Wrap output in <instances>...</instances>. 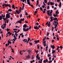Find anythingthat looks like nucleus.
Returning <instances> with one entry per match:
<instances>
[{
    "label": "nucleus",
    "mask_w": 63,
    "mask_h": 63,
    "mask_svg": "<svg viewBox=\"0 0 63 63\" xmlns=\"http://www.w3.org/2000/svg\"><path fill=\"white\" fill-rule=\"evenodd\" d=\"M24 20V18H23V19L21 18L20 19V20L18 21V23H19L21 24V22H22L21 21H23Z\"/></svg>",
    "instance_id": "f257e3e1"
},
{
    "label": "nucleus",
    "mask_w": 63,
    "mask_h": 63,
    "mask_svg": "<svg viewBox=\"0 0 63 63\" xmlns=\"http://www.w3.org/2000/svg\"><path fill=\"white\" fill-rule=\"evenodd\" d=\"M27 3L29 5V6H31V7H32V5H31L30 3V0H27Z\"/></svg>",
    "instance_id": "f03ea898"
},
{
    "label": "nucleus",
    "mask_w": 63,
    "mask_h": 63,
    "mask_svg": "<svg viewBox=\"0 0 63 63\" xmlns=\"http://www.w3.org/2000/svg\"><path fill=\"white\" fill-rule=\"evenodd\" d=\"M36 58H37V59H38V60H40V58L39 57V54H37L36 56Z\"/></svg>",
    "instance_id": "7ed1b4c3"
},
{
    "label": "nucleus",
    "mask_w": 63,
    "mask_h": 63,
    "mask_svg": "<svg viewBox=\"0 0 63 63\" xmlns=\"http://www.w3.org/2000/svg\"><path fill=\"white\" fill-rule=\"evenodd\" d=\"M34 29H37V30H38L39 29V28L37 26L34 27Z\"/></svg>",
    "instance_id": "20e7f679"
},
{
    "label": "nucleus",
    "mask_w": 63,
    "mask_h": 63,
    "mask_svg": "<svg viewBox=\"0 0 63 63\" xmlns=\"http://www.w3.org/2000/svg\"><path fill=\"white\" fill-rule=\"evenodd\" d=\"M7 6H9V8H11V5L9 4H6L5 3V7H7Z\"/></svg>",
    "instance_id": "39448f33"
},
{
    "label": "nucleus",
    "mask_w": 63,
    "mask_h": 63,
    "mask_svg": "<svg viewBox=\"0 0 63 63\" xmlns=\"http://www.w3.org/2000/svg\"><path fill=\"white\" fill-rule=\"evenodd\" d=\"M49 13H50V14H49ZM51 13H47V15H48V16H51H51H52V14Z\"/></svg>",
    "instance_id": "423d86ee"
},
{
    "label": "nucleus",
    "mask_w": 63,
    "mask_h": 63,
    "mask_svg": "<svg viewBox=\"0 0 63 63\" xmlns=\"http://www.w3.org/2000/svg\"><path fill=\"white\" fill-rule=\"evenodd\" d=\"M20 2H22V1L23 2H24V1H25V3H26V0H20Z\"/></svg>",
    "instance_id": "0eeeda50"
},
{
    "label": "nucleus",
    "mask_w": 63,
    "mask_h": 63,
    "mask_svg": "<svg viewBox=\"0 0 63 63\" xmlns=\"http://www.w3.org/2000/svg\"><path fill=\"white\" fill-rule=\"evenodd\" d=\"M50 47H52V49H54V48H55V47L54 46H52V45H51Z\"/></svg>",
    "instance_id": "6e6552de"
},
{
    "label": "nucleus",
    "mask_w": 63,
    "mask_h": 63,
    "mask_svg": "<svg viewBox=\"0 0 63 63\" xmlns=\"http://www.w3.org/2000/svg\"><path fill=\"white\" fill-rule=\"evenodd\" d=\"M61 2H60L59 4V8H61Z\"/></svg>",
    "instance_id": "1a4fd4ad"
},
{
    "label": "nucleus",
    "mask_w": 63,
    "mask_h": 63,
    "mask_svg": "<svg viewBox=\"0 0 63 63\" xmlns=\"http://www.w3.org/2000/svg\"><path fill=\"white\" fill-rule=\"evenodd\" d=\"M52 52L51 53L52 54H53V53H55V50H52Z\"/></svg>",
    "instance_id": "9d476101"
},
{
    "label": "nucleus",
    "mask_w": 63,
    "mask_h": 63,
    "mask_svg": "<svg viewBox=\"0 0 63 63\" xmlns=\"http://www.w3.org/2000/svg\"><path fill=\"white\" fill-rule=\"evenodd\" d=\"M50 5H54V3H53V2H50Z\"/></svg>",
    "instance_id": "9b49d317"
},
{
    "label": "nucleus",
    "mask_w": 63,
    "mask_h": 63,
    "mask_svg": "<svg viewBox=\"0 0 63 63\" xmlns=\"http://www.w3.org/2000/svg\"><path fill=\"white\" fill-rule=\"evenodd\" d=\"M27 26L26 25V24H24L23 25V27H24L25 28H26V27H27Z\"/></svg>",
    "instance_id": "f8f14e48"
},
{
    "label": "nucleus",
    "mask_w": 63,
    "mask_h": 63,
    "mask_svg": "<svg viewBox=\"0 0 63 63\" xmlns=\"http://www.w3.org/2000/svg\"><path fill=\"white\" fill-rule=\"evenodd\" d=\"M9 16H10V15L9 14H7L6 15V17H7Z\"/></svg>",
    "instance_id": "ddd939ff"
},
{
    "label": "nucleus",
    "mask_w": 63,
    "mask_h": 63,
    "mask_svg": "<svg viewBox=\"0 0 63 63\" xmlns=\"http://www.w3.org/2000/svg\"><path fill=\"white\" fill-rule=\"evenodd\" d=\"M44 61H45V62H47H47H48V60H47V59H46V60H44Z\"/></svg>",
    "instance_id": "4468645a"
},
{
    "label": "nucleus",
    "mask_w": 63,
    "mask_h": 63,
    "mask_svg": "<svg viewBox=\"0 0 63 63\" xmlns=\"http://www.w3.org/2000/svg\"><path fill=\"white\" fill-rule=\"evenodd\" d=\"M8 11H10V12H11V11H12V10L11 9H8Z\"/></svg>",
    "instance_id": "2eb2a0df"
},
{
    "label": "nucleus",
    "mask_w": 63,
    "mask_h": 63,
    "mask_svg": "<svg viewBox=\"0 0 63 63\" xmlns=\"http://www.w3.org/2000/svg\"><path fill=\"white\" fill-rule=\"evenodd\" d=\"M26 58H30V56H29V55H28L26 57Z\"/></svg>",
    "instance_id": "dca6fc26"
},
{
    "label": "nucleus",
    "mask_w": 63,
    "mask_h": 63,
    "mask_svg": "<svg viewBox=\"0 0 63 63\" xmlns=\"http://www.w3.org/2000/svg\"><path fill=\"white\" fill-rule=\"evenodd\" d=\"M37 48L38 49H39V48H40V47H39V44H38L37 45Z\"/></svg>",
    "instance_id": "f3484780"
},
{
    "label": "nucleus",
    "mask_w": 63,
    "mask_h": 63,
    "mask_svg": "<svg viewBox=\"0 0 63 63\" xmlns=\"http://www.w3.org/2000/svg\"><path fill=\"white\" fill-rule=\"evenodd\" d=\"M12 8H15V5H13L12 6Z\"/></svg>",
    "instance_id": "a211bd4d"
},
{
    "label": "nucleus",
    "mask_w": 63,
    "mask_h": 63,
    "mask_svg": "<svg viewBox=\"0 0 63 63\" xmlns=\"http://www.w3.org/2000/svg\"><path fill=\"white\" fill-rule=\"evenodd\" d=\"M47 0H44V2L45 3H47Z\"/></svg>",
    "instance_id": "6ab92c4d"
},
{
    "label": "nucleus",
    "mask_w": 63,
    "mask_h": 63,
    "mask_svg": "<svg viewBox=\"0 0 63 63\" xmlns=\"http://www.w3.org/2000/svg\"><path fill=\"white\" fill-rule=\"evenodd\" d=\"M58 10H57V11L56 12V14H58Z\"/></svg>",
    "instance_id": "aec40b11"
},
{
    "label": "nucleus",
    "mask_w": 63,
    "mask_h": 63,
    "mask_svg": "<svg viewBox=\"0 0 63 63\" xmlns=\"http://www.w3.org/2000/svg\"><path fill=\"white\" fill-rule=\"evenodd\" d=\"M8 43H9V44H11V42L9 40H8Z\"/></svg>",
    "instance_id": "412c9836"
},
{
    "label": "nucleus",
    "mask_w": 63,
    "mask_h": 63,
    "mask_svg": "<svg viewBox=\"0 0 63 63\" xmlns=\"http://www.w3.org/2000/svg\"><path fill=\"white\" fill-rule=\"evenodd\" d=\"M43 45L44 44H46V41H44L43 42Z\"/></svg>",
    "instance_id": "4be33fe9"
},
{
    "label": "nucleus",
    "mask_w": 63,
    "mask_h": 63,
    "mask_svg": "<svg viewBox=\"0 0 63 63\" xmlns=\"http://www.w3.org/2000/svg\"><path fill=\"white\" fill-rule=\"evenodd\" d=\"M51 55V54H48V55H47V56L48 57H49V56H50Z\"/></svg>",
    "instance_id": "5701e85b"
},
{
    "label": "nucleus",
    "mask_w": 63,
    "mask_h": 63,
    "mask_svg": "<svg viewBox=\"0 0 63 63\" xmlns=\"http://www.w3.org/2000/svg\"><path fill=\"white\" fill-rule=\"evenodd\" d=\"M23 30L24 31H25V32H26V29H25V28H23Z\"/></svg>",
    "instance_id": "b1692460"
},
{
    "label": "nucleus",
    "mask_w": 63,
    "mask_h": 63,
    "mask_svg": "<svg viewBox=\"0 0 63 63\" xmlns=\"http://www.w3.org/2000/svg\"><path fill=\"white\" fill-rule=\"evenodd\" d=\"M6 30L8 32L9 31V30H10V29H9L7 28L6 29Z\"/></svg>",
    "instance_id": "393cba45"
},
{
    "label": "nucleus",
    "mask_w": 63,
    "mask_h": 63,
    "mask_svg": "<svg viewBox=\"0 0 63 63\" xmlns=\"http://www.w3.org/2000/svg\"><path fill=\"white\" fill-rule=\"evenodd\" d=\"M29 28H28L27 29H26V32L27 31H28L29 30Z\"/></svg>",
    "instance_id": "a878e982"
},
{
    "label": "nucleus",
    "mask_w": 63,
    "mask_h": 63,
    "mask_svg": "<svg viewBox=\"0 0 63 63\" xmlns=\"http://www.w3.org/2000/svg\"><path fill=\"white\" fill-rule=\"evenodd\" d=\"M27 52H28L29 54V53H30V50H28L27 51Z\"/></svg>",
    "instance_id": "bb28decb"
},
{
    "label": "nucleus",
    "mask_w": 63,
    "mask_h": 63,
    "mask_svg": "<svg viewBox=\"0 0 63 63\" xmlns=\"http://www.w3.org/2000/svg\"><path fill=\"white\" fill-rule=\"evenodd\" d=\"M22 4L23 5V6L22 7V8H24V4L23 3H22Z\"/></svg>",
    "instance_id": "cd10ccee"
},
{
    "label": "nucleus",
    "mask_w": 63,
    "mask_h": 63,
    "mask_svg": "<svg viewBox=\"0 0 63 63\" xmlns=\"http://www.w3.org/2000/svg\"><path fill=\"white\" fill-rule=\"evenodd\" d=\"M35 44H37V43H38L37 40H35Z\"/></svg>",
    "instance_id": "c85d7f7f"
},
{
    "label": "nucleus",
    "mask_w": 63,
    "mask_h": 63,
    "mask_svg": "<svg viewBox=\"0 0 63 63\" xmlns=\"http://www.w3.org/2000/svg\"><path fill=\"white\" fill-rule=\"evenodd\" d=\"M25 15L26 16H27V15H28V13H27V12H26L25 13Z\"/></svg>",
    "instance_id": "c756f323"
},
{
    "label": "nucleus",
    "mask_w": 63,
    "mask_h": 63,
    "mask_svg": "<svg viewBox=\"0 0 63 63\" xmlns=\"http://www.w3.org/2000/svg\"><path fill=\"white\" fill-rule=\"evenodd\" d=\"M17 36H16V37L14 38V39H15V40H16V39H17V38H16V37H17Z\"/></svg>",
    "instance_id": "7c9ffc66"
},
{
    "label": "nucleus",
    "mask_w": 63,
    "mask_h": 63,
    "mask_svg": "<svg viewBox=\"0 0 63 63\" xmlns=\"http://www.w3.org/2000/svg\"><path fill=\"white\" fill-rule=\"evenodd\" d=\"M38 63H42V62L40 61H39L38 62Z\"/></svg>",
    "instance_id": "2f4dec72"
},
{
    "label": "nucleus",
    "mask_w": 63,
    "mask_h": 63,
    "mask_svg": "<svg viewBox=\"0 0 63 63\" xmlns=\"http://www.w3.org/2000/svg\"><path fill=\"white\" fill-rule=\"evenodd\" d=\"M36 24L37 25H39V24L37 22L36 23Z\"/></svg>",
    "instance_id": "473e14b6"
},
{
    "label": "nucleus",
    "mask_w": 63,
    "mask_h": 63,
    "mask_svg": "<svg viewBox=\"0 0 63 63\" xmlns=\"http://www.w3.org/2000/svg\"><path fill=\"white\" fill-rule=\"evenodd\" d=\"M52 31H53V29H54V27H52Z\"/></svg>",
    "instance_id": "72a5a7b5"
},
{
    "label": "nucleus",
    "mask_w": 63,
    "mask_h": 63,
    "mask_svg": "<svg viewBox=\"0 0 63 63\" xmlns=\"http://www.w3.org/2000/svg\"><path fill=\"white\" fill-rule=\"evenodd\" d=\"M48 35H49V32H48L47 33V36H48Z\"/></svg>",
    "instance_id": "f704fd0d"
},
{
    "label": "nucleus",
    "mask_w": 63,
    "mask_h": 63,
    "mask_svg": "<svg viewBox=\"0 0 63 63\" xmlns=\"http://www.w3.org/2000/svg\"><path fill=\"white\" fill-rule=\"evenodd\" d=\"M53 16H54L55 17H56V15L55 14H54L53 15Z\"/></svg>",
    "instance_id": "c9c22d12"
},
{
    "label": "nucleus",
    "mask_w": 63,
    "mask_h": 63,
    "mask_svg": "<svg viewBox=\"0 0 63 63\" xmlns=\"http://www.w3.org/2000/svg\"><path fill=\"white\" fill-rule=\"evenodd\" d=\"M60 47L61 48V49H62V48H63V47L61 46H60Z\"/></svg>",
    "instance_id": "e433bc0d"
},
{
    "label": "nucleus",
    "mask_w": 63,
    "mask_h": 63,
    "mask_svg": "<svg viewBox=\"0 0 63 63\" xmlns=\"http://www.w3.org/2000/svg\"><path fill=\"white\" fill-rule=\"evenodd\" d=\"M2 17H1L0 16V20H2Z\"/></svg>",
    "instance_id": "4c0bfd02"
},
{
    "label": "nucleus",
    "mask_w": 63,
    "mask_h": 63,
    "mask_svg": "<svg viewBox=\"0 0 63 63\" xmlns=\"http://www.w3.org/2000/svg\"><path fill=\"white\" fill-rule=\"evenodd\" d=\"M54 26H55V27H57V24H54Z\"/></svg>",
    "instance_id": "58836bf2"
},
{
    "label": "nucleus",
    "mask_w": 63,
    "mask_h": 63,
    "mask_svg": "<svg viewBox=\"0 0 63 63\" xmlns=\"http://www.w3.org/2000/svg\"><path fill=\"white\" fill-rule=\"evenodd\" d=\"M50 10L47 11V13H49L48 12H50Z\"/></svg>",
    "instance_id": "ea45409f"
},
{
    "label": "nucleus",
    "mask_w": 63,
    "mask_h": 63,
    "mask_svg": "<svg viewBox=\"0 0 63 63\" xmlns=\"http://www.w3.org/2000/svg\"><path fill=\"white\" fill-rule=\"evenodd\" d=\"M54 22L55 24H56L57 23L56 22V21L55 20L54 21Z\"/></svg>",
    "instance_id": "a19ab883"
},
{
    "label": "nucleus",
    "mask_w": 63,
    "mask_h": 63,
    "mask_svg": "<svg viewBox=\"0 0 63 63\" xmlns=\"http://www.w3.org/2000/svg\"><path fill=\"white\" fill-rule=\"evenodd\" d=\"M3 16H4V15H3V14H2L1 15V17H3Z\"/></svg>",
    "instance_id": "79ce46f5"
},
{
    "label": "nucleus",
    "mask_w": 63,
    "mask_h": 63,
    "mask_svg": "<svg viewBox=\"0 0 63 63\" xmlns=\"http://www.w3.org/2000/svg\"><path fill=\"white\" fill-rule=\"evenodd\" d=\"M57 40L58 41H59V38H58V37H57Z\"/></svg>",
    "instance_id": "37998d69"
},
{
    "label": "nucleus",
    "mask_w": 63,
    "mask_h": 63,
    "mask_svg": "<svg viewBox=\"0 0 63 63\" xmlns=\"http://www.w3.org/2000/svg\"><path fill=\"white\" fill-rule=\"evenodd\" d=\"M52 18H53V17L51 16L50 18V19H53Z\"/></svg>",
    "instance_id": "c03bdc74"
},
{
    "label": "nucleus",
    "mask_w": 63,
    "mask_h": 63,
    "mask_svg": "<svg viewBox=\"0 0 63 63\" xmlns=\"http://www.w3.org/2000/svg\"><path fill=\"white\" fill-rule=\"evenodd\" d=\"M35 61L34 60H32V62H34Z\"/></svg>",
    "instance_id": "a18cd8bd"
},
{
    "label": "nucleus",
    "mask_w": 63,
    "mask_h": 63,
    "mask_svg": "<svg viewBox=\"0 0 63 63\" xmlns=\"http://www.w3.org/2000/svg\"><path fill=\"white\" fill-rule=\"evenodd\" d=\"M53 57H55V58H56V56H53Z\"/></svg>",
    "instance_id": "49530a36"
},
{
    "label": "nucleus",
    "mask_w": 63,
    "mask_h": 63,
    "mask_svg": "<svg viewBox=\"0 0 63 63\" xmlns=\"http://www.w3.org/2000/svg\"><path fill=\"white\" fill-rule=\"evenodd\" d=\"M40 9L41 10V11H43V9L42 8H40Z\"/></svg>",
    "instance_id": "de8ad7c7"
},
{
    "label": "nucleus",
    "mask_w": 63,
    "mask_h": 63,
    "mask_svg": "<svg viewBox=\"0 0 63 63\" xmlns=\"http://www.w3.org/2000/svg\"><path fill=\"white\" fill-rule=\"evenodd\" d=\"M50 13H52V10H51V11Z\"/></svg>",
    "instance_id": "09e8293b"
},
{
    "label": "nucleus",
    "mask_w": 63,
    "mask_h": 63,
    "mask_svg": "<svg viewBox=\"0 0 63 63\" xmlns=\"http://www.w3.org/2000/svg\"><path fill=\"white\" fill-rule=\"evenodd\" d=\"M25 23H28V22L26 21H25Z\"/></svg>",
    "instance_id": "8fccbe9b"
},
{
    "label": "nucleus",
    "mask_w": 63,
    "mask_h": 63,
    "mask_svg": "<svg viewBox=\"0 0 63 63\" xmlns=\"http://www.w3.org/2000/svg\"><path fill=\"white\" fill-rule=\"evenodd\" d=\"M17 30V29H13L14 31H15V30Z\"/></svg>",
    "instance_id": "3c124183"
},
{
    "label": "nucleus",
    "mask_w": 63,
    "mask_h": 63,
    "mask_svg": "<svg viewBox=\"0 0 63 63\" xmlns=\"http://www.w3.org/2000/svg\"><path fill=\"white\" fill-rule=\"evenodd\" d=\"M54 37L53 38L54 39H56V37H55V36H54Z\"/></svg>",
    "instance_id": "603ef678"
},
{
    "label": "nucleus",
    "mask_w": 63,
    "mask_h": 63,
    "mask_svg": "<svg viewBox=\"0 0 63 63\" xmlns=\"http://www.w3.org/2000/svg\"><path fill=\"white\" fill-rule=\"evenodd\" d=\"M7 46H8V44H6L5 45V47H7Z\"/></svg>",
    "instance_id": "864d4df0"
},
{
    "label": "nucleus",
    "mask_w": 63,
    "mask_h": 63,
    "mask_svg": "<svg viewBox=\"0 0 63 63\" xmlns=\"http://www.w3.org/2000/svg\"><path fill=\"white\" fill-rule=\"evenodd\" d=\"M43 8H45V6L44 5H42V6Z\"/></svg>",
    "instance_id": "5fc2aeb1"
},
{
    "label": "nucleus",
    "mask_w": 63,
    "mask_h": 63,
    "mask_svg": "<svg viewBox=\"0 0 63 63\" xmlns=\"http://www.w3.org/2000/svg\"><path fill=\"white\" fill-rule=\"evenodd\" d=\"M5 4H6V3H5L4 4H3L2 5L3 7H4V6H5Z\"/></svg>",
    "instance_id": "6e6d98bb"
},
{
    "label": "nucleus",
    "mask_w": 63,
    "mask_h": 63,
    "mask_svg": "<svg viewBox=\"0 0 63 63\" xmlns=\"http://www.w3.org/2000/svg\"><path fill=\"white\" fill-rule=\"evenodd\" d=\"M6 22H7V23H8V22H9V21H8V20H6Z\"/></svg>",
    "instance_id": "4d7b16f0"
},
{
    "label": "nucleus",
    "mask_w": 63,
    "mask_h": 63,
    "mask_svg": "<svg viewBox=\"0 0 63 63\" xmlns=\"http://www.w3.org/2000/svg\"><path fill=\"white\" fill-rule=\"evenodd\" d=\"M30 38H28V42H29V41H30Z\"/></svg>",
    "instance_id": "13d9d810"
},
{
    "label": "nucleus",
    "mask_w": 63,
    "mask_h": 63,
    "mask_svg": "<svg viewBox=\"0 0 63 63\" xmlns=\"http://www.w3.org/2000/svg\"><path fill=\"white\" fill-rule=\"evenodd\" d=\"M37 43H39V42H40V41H39V40H37Z\"/></svg>",
    "instance_id": "bf43d9fd"
},
{
    "label": "nucleus",
    "mask_w": 63,
    "mask_h": 63,
    "mask_svg": "<svg viewBox=\"0 0 63 63\" xmlns=\"http://www.w3.org/2000/svg\"><path fill=\"white\" fill-rule=\"evenodd\" d=\"M49 60H51V57H49Z\"/></svg>",
    "instance_id": "052dcab7"
},
{
    "label": "nucleus",
    "mask_w": 63,
    "mask_h": 63,
    "mask_svg": "<svg viewBox=\"0 0 63 63\" xmlns=\"http://www.w3.org/2000/svg\"><path fill=\"white\" fill-rule=\"evenodd\" d=\"M31 26H30V27H29V29H31Z\"/></svg>",
    "instance_id": "680f3d73"
},
{
    "label": "nucleus",
    "mask_w": 63,
    "mask_h": 63,
    "mask_svg": "<svg viewBox=\"0 0 63 63\" xmlns=\"http://www.w3.org/2000/svg\"><path fill=\"white\" fill-rule=\"evenodd\" d=\"M3 25H4L3 26H6V24H4Z\"/></svg>",
    "instance_id": "e2e57ef3"
},
{
    "label": "nucleus",
    "mask_w": 63,
    "mask_h": 63,
    "mask_svg": "<svg viewBox=\"0 0 63 63\" xmlns=\"http://www.w3.org/2000/svg\"><path fill=\"white\" fill-rule=\"evenodd\" d=\"M57 20V18H55V20Z\"/></svg>",
    "instance_id": "0e129e2a"
},
{
    "label": "nucleus",
    "mask_w": 63,
    "mask_h": 63,
    "mask_svg": "<svg viewBox=\"0 0 63 63\" xmlns=\"http://www.w3.org/2000/svg\"><path fill=\"white\" fill-rule=\"evenodd\" d=\"M20 13V12H19V11H18V12H17V14H19V13Z\"/></svg>",
    "instance_id": "69168bd1"
},
{
    "label": "nucleus",
    "mask_w": 63,
    "mask_h": 63,
    "mask_svg": "<svg viewBox=\"0 0 63 63\" xmlns=\"http://www.w3.org/2000/svg\"><path fill=\"white\" fill-rule=\"evenodd\" d=\"M43 45H44V47H46V44H45Z\"/></svg>",
    "instance_id": "338daca9"
},
{
    "label": "nucleus",
    "mask_w": 63,
    "mask_h": 63,
    "mask_svg": "<svg viewBox=\"0 0 63 63\" xmlns=\"http://www.w3.org/2000/svg\"><path fill=\"white\" fill-rule=\"evenodd\" d=\"M57 1L58 2H60V0H57Z\"/></svg>",
    "instance_id": "774afa93"
}]
</instances>
